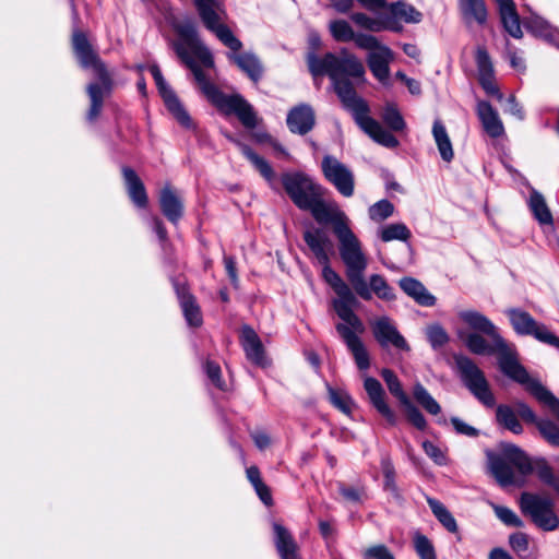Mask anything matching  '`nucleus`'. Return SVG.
I'll use <instances>...</instances> for the list:
<instances>
[{"label": "nucleus", "instance_id": "1", "mask_svg": "<svg viewBox=\"0 0 559 559\" xmlns=\"http://www.w3.org/2000/svg\"><path fill=\"white\" fill-rule=\"evenodd\" d=\"M307 61L313 76L326 74L330 78L343 106L353 114L356 123L365 133L388 148L399 145L397 139L370 117L367 103L355 92L353 81L362 83L366 80L365 67L355 55L346 49H342L340 56L329 52L323 58L309 53Z\"/></svg>", "mask_w": 559, "mask_h": 559}, {"label": "nucleus", "instance_id": "2", "mask_svg": "<svg viewBox=\"0 0 559 559\" xmlns=\"http://www.w3.org/2000/svg\"><path fill=\"white\" fill-rule=\"evenodd\" d=\"M178 32L181 41L176 45V51L191 69L202 94L225 115L235 114L243 127L248 129L257 127L258 117L252 106L238 94L226 95L221 92L200 69L199 64L213 68L214 61L210 50L198 37L194 25L188 23L179 26Z\"/></svg>", "mask_w": 559, "mask_h": 559}, {"label": "nucleus", "instance_id": "3", "mask_svg": "<svg viewBox=\"0 0 559 559\" xmlns=\"http://www.w3.org/2000/svg\"><path fill=\"white\" fill-rule=\"evenodd\" d=\"M460 320L472 330L486 334L495 342L500 370L513 381L524 385L540 403L545 404L559 419V399H557L538 380L532 378L519 360V354L513 344H509L499 334L496 325L483 313L476 310H461Z\"/></svg>", "mask_w": 559, "mask_h": 559}, {"label": "nucleus", "instance_id": "4", "mask_svg": "<svg viewBox=\"0 0 559 559\" xmlns=\"http://www.w3.org/2000/svg\"><path fill=\"white\" fill-rule=\"evenodd\" d=\"M338 251L346 267V276L356 294L365 300H370V292L364 278L368 266L361 242L349 227L337 228Z\"/></svg>", "mask_w": 559, "mask_h": 559}, {"label": "nucleus", "instance_id": "5", "mask_svg": "<svg viewBox=\"0 0 559 559\" xmlns=\"http://www.w3.org/2000/svg\"><path fill=\"white\" fill-rule=\"evenodd\" d=\"M73 48L76 57L79 58L82 67L92 68L95 74L102 82L103 86L98 84H90L87 93L91 99V107L87 112V119L94 121L100 114L103 107V99L110 88V78L106 71L105 64L94 53L85 35L81 32L73 33Z\"/></svg>", "mask_w": 559, "mask_h": 559}, {"label": "nucleus", "instance_id": "6", "mask_svg": "<svg viewBox=\"0 0 559 559\" xmlns=\"http://www.w3.org/2000/svg\"><path fill=\"white\" fill-rule=\"evenodd\" d=\"M489 468L502 487L522 486L523 477L533 471V464L520 448L506 443L500 456L490 457Z\"/></svg>", "mask_w": 559, "mask_h": 559}, {"label": "nucleus", "instance_id": "7", "mask_svg": "<svg viewBox=\"0 0 559 559\" xmlns=\"http://www.w3.org/2000/svg\"><path fill=\"white\" fill-rule=\"evenodd\" d=\"M324 281L333 288L337 298L333 301V308L337 316L359 332L365 331L361 320L354 313V308L359 305L355 294L342 277L330 267L329 263L321 264Z\"/></svg>", "mask_w": 559, "mask_h": 559}, {"label": "nucleus", "instance_id": "8", "mask_svg": "<svg viewBox=\"0 0 559 559\" xmlns=\"http://www.w3.org/2000/svg\"><path fill=\"white\" fill-rule=\"evenodd\" d=\"M520 508L538 528L552 532L559 527V516L550 498L523 492L520 499Z\"/></svg>", "mask_w": 559, "mask_h": 559}, {"label": "nucleus", "instance_id": "9", "mask_svg": "<svg viewBox=\"0 0 559 559\" xmlns=\"http://www.w3.org/2000/svg\"><path fill=\"white\" fill-rule=\"evenodd\" d=\"M513 331L520 336H532L536 341L559 349V337L543 322L537 321L530 312L520 308L506 311Z\"/></svg>", "mask_w": 559, "mask_h": 559}, {"label": "nucleus", "instance_id": "10", "mask_svg": "<svg viewBox=\"0 0 559 559\" xmlns=\"http://www.w3.org/2000/svg\"><path fill=\"white\" fill-rule=\"evenodd\" d=\"M358 48L368 50L367 64L372 75L382 84H389L390 63L394 60L392 49L381 44L373 35L371 37H361Z\"/></svg>", "mask_w": 559, "mask_h": 559}, {"label": "nucleus", "instance_id": "11", "mask_svg": "<svg viewBox=\"0 0 559 559\" xmlns=\"http://www.w3.org/2000/svg\"><path fill=\"white\" fill-rule=\"evenodd\" d=\"M455 362L466 388L484 405L492 407L496 400L484 372L468 357L456 356Z\"/></svg>", "mask_w": 559, "mask_h": 559}, {"label": "nucleus", "instance_id": "12", "mask_svg": "<svg viewBox=\"0 0 559 559\" xmlns=\"http://www.w3.org/2000/svg\"><path fill=\"white\" fill-rule=\"evenodd\" d=\"M282 183L292 201L299 207L305 209L317 195H323L322 186L302 173H287L282 176Z\"/></svg>", "mask_w": 559, "mask_h": 559}, {"label": "nucleus", "instance_id": "13", "mask_svg": "<svg viewBox=\"0 0 559 559\" xmlns=\"http://www.w3.org/2000/svg\"><path fill=\"white\" fill-rule=\"evenodd\" d=\"M325 179L345 198H350L355 191L353 170L336 157L325 155L321 163Z\"/></svg>", "mask_w": 559, "mask_h": 559}, {"label": "nucleus", "instance_id": "14", "mask_svg": "<svg viewBox=\"0 0 559 559\" xmlns=\"http://www.w3.org/2000/svg\"><path fill=\"white\" fill-rule=\"evenodd\" d=\"M304 210L310 211L319 224H332L334 235L337 228L349 227V219L337 203L325 202L322 195L314 197Z\"/></svg>", "mask_w": 559, "mask_h": 559}, {"label": "nucleus", "instance_id": "15", "mask_svg": "<svg viewBox=\"0 0 559 559\" xmlns=\"http://www.w3.org/2000/svg\"><path fill=\"white\" fill-rule=\"evenodd\" d=\"M150 72L153 75L156 86L163 100L170 111V114L175 117V119L185 128H192V120L180 103L179 98L175 94V92L170 88V86L164 80L162 72L157 66H151Z\"/></svg>", "mask_w": 559, "mask_h": 559}, {"label": "nucleus", "instance_id": "16", "mask_svg": "<svg viewBox=\"0 0 559 559\" xmlns=\"http://www.w3.org/2000/svg\"><path fill=\"white\" fill-rule=\"evenodd\" d=\"M374 338L382 347L393 346L397 349L409 350V346L403 335L389 317H380L371 322Z\"/></svg>", "mask_w": 559, "mask_h": 559}, {"label": "nucleus", "instance_id": "17", "mask_svg": "<svg viewBox=\"0 0 559 559\" xmlns=\"http://www.w3.org/2000/svg\"><path fill=\"white\" fill-rule=\"evenodd\" d=\"M336 331L352 353L358 369H368L370 366L369 354L364 343L356 334L360 332L344 321L343 323L336 324Z\"/></svg>", "mask_w": 559, "mask_h": 559}, {"label": "nucleus", "instance_id": "18", "mask_svg": "<svg viewBox=\"0 0 559 559\" xmlns=\"http://www.w3.org/2000/svg\"><path fill=\"white\" fill-rule=\"evenodd\" d=\"M304 240L311 254L320 264L330 262V255L333 252V243L320 228H310L304 233Z\"/></svg>", "mask_w": 559, "mask_h": 559}, {"label": "nucleus", "instance_id": "19", "mask_svg": "<svg viewBox=\"0 0 559 559\" xmlns=\"http://www.w3.org/2000/svg\"><path fill=\"white\" fill-rule=\"evenodd\" d=\"M475 59L480 85L488 95L496 96L501 100L503 96L495 83L493 66L487 50L484 47H478Z\"/></svg>", "mask_w": 559, "mask_h": 559}, {"label": "nucleus", "instance_id": "20", "mask_svg": "<svg viewBox=\"0 0 559 559\" xmlns=\"http://www.w3.org/2000/svg\"><path fill=\"white\" fill-rule=\"evenodd\" d=\"M364 388L373 407L386 419L390 425L396 424V415L384 400V391L381 383L372 378L365 377Z\"/></svg>", "mask_w": 559, "mask_h": 559}, {"label": "nucleus", "instance_id": "21", "mask_svg": "<svg viewBox=\"0 0 559 559\" xmlns=\"http://www.w3.org/2000/svg\"><path fill=\"white\" fill-rule=\"evenodd\" d=\"M240 342L246 353V357L253 364L264 367L266 358L263 345L254 330L248 325L241 330Z\"/></svg>", "mask_w": 559, "mask_h": 559}, {"label": "nucleus", "instance_id": "22", "mask_svg": "<svg viewBox=\"0 0 559 559\" xmlns=\"http://www.w3.org/2000/svg\"><path fill=\"white\" fill-rule=\"evenodd\" d=\"M287 126L294 133H308L314 126L312 108L305 104L294 107L287 115Z\"/></svg>", "mask_w": 559, "mask_h": 559}, {"label": "nucleus", "instance_id": "23", "mask_svg": "<svg viewBox=\"0 0 559 559\" xmlns=\"http://www.w3.org/2000/svg\"><path fill=\"white\" fill-rule=\"evenodd\" d=\"M350 20L360 28L369 32H382L385 29L393 32H401L402 25L392 19H385L384 16L374 19L362 12H355L350 15Z\"/></svg>", "mask_w": 559, "mask_h": 559}, {"label": "nucleus", "instance_id": "24", "mask_svg": "<svg viewBox=\"0 0 559 559\" xmlns=\"http://www.w3.org/2000/svg\"><path fill=\"white\" fill-rule=\"evenodd\" d=\"M477 115L488 135L499 138L504 134V127L498 111L489 103L479 102L477 104Z\"/></svg>", "mask_w": 559, "mask_h": 559}, {"label": "nucleus", "instance_id": "25", "mask_svg": "<svg viewBox=\"0 0 559 559\" xmlns=\"http://www.w3.org/2000/svg\"><path fill=\"white\" fill-rule=\"evenodd\" d=\"M399 285L401 289L418 305L432 307L436 304V297L428 292L421 282L414 277H403Z\"/></svg>", "mask_w": 559, "mask_h": 559}, {"label": "nucleus", "instance_id": "26", "mask_svg": "<svg viewBox=\"0 0 559 559\" xmlns=\"http://www.w3.org/2000/svg\"><path fill=\"white\" fill-rule=\"evenodd\" d=\"M159 204L163 214L169 222L176 224L181 218L183 214L182 202L169 186H165L162 189Z\"/></svg>", "mask_w": 559, "mask_h": 559}, {"label": "nucleus", "instance_id": "27", "mask_svg": "<svg viewBox=\"0 0 559 559\" xmlns=\"http://www.w3.org/2000/svg\"><path fill=\"white\" fill-rule=\"evenodd\" d=\"M275 546L282 559H300L298 547L290 533L281 524L273 525Z\"/></svg>", "mask_w": 559, "mask_h": 559}, {"label": "nucleus", "instance_id": "28", "mask_svg": "<svg viewBox=\"0 0 559 559\" xmlns=\"http://www.w3.org/2000/svg\"><path fill=\"white\" fill-rule=\"evenodd\" d=\"M122 175L126 181L129 197L133 203L139 207H145L147 204V195L144 185L136 173L129 167H124L122 169Z\"/></svg>", "mask_w": 559, "mask_h": 559}, {"label": "nucleus", "instance_id": "29", "mask_svg": "<svg viewBox=\"0 0 559 559\" xmlns=\"http://www.w3.org/2000/svg\"><path fill=\"white\" fill-rule=\"evenodd\" d=\"M459 9L466 24L475 22L483 25L487 21V9L484 0H459Z\"/></svg>", "mask_w": 559, "mask_h": 559}, {"label": "nucleus", "instance_id": "30", "mask_svg": "<svg viewBox=\"0 0 559 559\" xmlns=\"http://www.w3.org/2000/svg\"><path fill=\"white\" fill-rule=\"evenodd\" d=\"M525 26L527 31L536 37L544 38L551 43L559 39V31L542 16L532 15L525 22Z\"/></svg>", "mask_w": 559, "mask_h": 559}, {"label": "nucleus", "instance_id": "31", "mask_svg": "<svg viewBox=\"0 0 559 559\" xmlns=\"http://www.w3.org/2000/svg\"><path fill=\"white\" fill-rule=\"evenodd\" d=\"M329 29L336 41L347 43L353 40L357 47L361 37L372 36L364 33H355L353 27L345 20L332 21L329 25Z\"/></svg>", "mask_w": 559, "mask_h": 559}, {"label": "nucleus", "instance_id": "32", "mask_svg": "<svg viewBox=\"0 0 559 559\" xmlns=\"http://www.w3.org/2000/svg\"><path fill=\"white\" fill-rule=\"evenodd\" d=\"M229 59L234 61L254 82L261 78L262 66L254 55L248 52H233L229 55Z\"/></svg>", "mask_w": 559, "mask_h": 559}, {"label": "nucleus", "instance_id": "33", "mask_svg": "<svg viewBox=\"0 0 559 559\" xmlns=\"http://www.w3.org/2000/svg\"><path fill=\"white\" fill-rule=\"evenodd\" d=\"M227 139L235 143L242 154L252 163L255 169L269 181L274 179V171L271 165L261 156L257 155L249 146L234 139L231 135H227Z\"/></svg>", "mask_w": 559, "mask_h": 559}, {"label": "nucleus", "instance_id": "34", "mask_svg": "<svg viewBox=\"0 0 559 559\" xmlns=\"http://www.w3.org/2000/svg\"><path fill=\"white\" fill-rule=\"evenodd\" d=\"M509 544L511 549L521 559H537L538 549L537 547H531L530 537L523 532H516L509 536Z\"/></svg>", "mask_w": 559, "mask_h": 559}, {"label": "nucleus", "instance_id": "35", "mask_svg": "<svg viewBox=\"0 0 559 559\" xmlns=\"http://www.w3.org/2000/svg\"><path fill=\"white\" fill-rule=\"evenodd\" d=\"M432 135L437 144L441 158L444 162H451L454 156L453 147L445 127L440 120H435Z\"/></svg>", "mask_w": 559, "mask_h": 559}, {"label": "nucleus", "instance_id": "36", "mask_svg": "<svg viewBox=\"0 0 559 559\" xmlns=\"http://www.w3.org/2000/svg\"><path fill=\"white\" fill-rule=\"evenodd\" d=\"M180 306L190 326L198 328L202 324V314L195 299L183 292L178 290Z\"/></svg>", "mask_w": 559, "mask_h": 559}, {"label": "nucleus", "instance_id": "37", "mask_svg": "<svg viewBox=\"0 0 559 559\" xmlns=\"http://www.w3.org/2000/svg\"><path fill=\"white\" fill-rule=\"evenodd\" d=\"M205 26L212 31L217 38L234 52L241 49V41L234 36L228 26L219 23V16L212 20V24H205Z\"/></svg>", "mask_w": 559, "mask_h": 559}, {"label": "nucleus", "instance_id": "38", "mask_svg": "<svg viewBox=\"0 0 559 559\" xmlns=\"http://www.w3.org/2000/svg\"><path fill=\"white\" fill-rule=\"evenodd\" d=\"M501 22L503 24L504 29L514 38H522L523 32L521 28L520 17L516 13L514 3L502 7L499 9Z\"/></svg>", "mask_w": 559, "mask_h": 559}, {"label": "nucleus", "instance_id": "39", "mask_svg": "<svg viewBox=\"0 0 559 559\" xmlns=\"http://www.w3.org/2000/svg\"><path fill=\"white\" fill-rule=\"evenodd\" d=\"M385 19H392L401 25V21L406 23H418L421 20V14L412 5L397 2L391 5L390 15Z\"/></svg>", "mask_w": 559, "mask_h": 559}, {"label": "nucleus", "instance_id": "40", "mask_svg": "<svg viewBox=\"0 0 559 559\" xmlns=\"http://www.w3.org/2000/svg\"><path fill=\"white\" fill-rule=\"evenodd\" d=\"M496 418L499 425L513 433L520 435L523 431V427L518 419V415L508 405H499L496 409Z\"/></svg>", "mask_w": 559, "mask_h": 559}, {"label": "nucleus", "instance_id": "41", "mask_svg": "<svg viewBox=\"0 0 559 559\" xmlns=\"http://www.w3.org/2000/svg\"><path fill=\"white\" fill-rule=\"evenodd\" d=\"M367 286L370 292V299L372 298V294L383 300H393L395 298L393 288L388 284L385 278L379 274H372L369 277Z\"/></svg>", "mask_w": 559, "mask_h": 559}, {"label": "nucleus", "instance_id": "42", "mask_svg": "<svg viewBox=\"0 0 559 559\" xmlns=\"http://www.w3.org/2000/svg\"><path fill=\"white\" fill-rule=\"evenodd\" d=\"M530 207L535 216V218L540 224H551L552 215L545 202L544 197L537 192L533 191L530 198Z\"/></svg>", "mask_w": 559, "mask_h": 559}, {"label": "nucleus", "instance_id": "43", "mask_svg": "<svg viewBox=\"0 0 559 559\" xmlns=\"http://www.w3.org/2000/svg\"><path fill=\"white\" fill-rule=\"evenodd\" d=\"M428 504L438 521L451 533L457 532V524L451 512L438 500L428 499Z\"/></svg>", "mask_w": 559, "mask_h": 559}, {"label": "nucleus", "instance_id": "44", "mask_svg": "<svg viewBox=\"0 0 559 559\" xmlns=\"http://www.w3.org/2000/svg\"><path fill=\"white\" fill-rule=\"evenodd\" d=\"M379 236L384 242L393 240L406 241L411 237V230L403 223H394L382 227L379 230Z\"/></svg>", "mask_w": 559, "mask_h": 559}, {"label": "nucleus", "instance_id": "45", "mask_svg": "<svg viewBox=\"0 0 559 559\" xmlns=\"http://www.w3.org/2000/svg\"><path fill=\"white\" fill-rule=\"evenodd\" d=\"M328 393L330 402L334 407L346 415L352 413L354 401L346 391L328 385Z\"/></svg>", "mask_w": 559, "mask_h": 559}, {"label": "nucleus", "instance_id": "46", "mask_svg": "<svg viewBox=\"0 0 559 559\" xmlns=\"http://www.w3.org/2000/svg\"><path fill=\"white\" fill-rule=\"evenodd\" d=\"M464 341L467 348L474 354H497L495 342L491 341V344H489L481 335L477 333H468Z\"/></svg>", "mask_w": 559, "mask_h": 559}, {"label": "nucleus", "instance_id": "47", "mask_svg": "<svg viewBox=\"0 0 559 559\" xmlns=\"http://www.w3.org/2000/svg\"><path fill=\"white\" fill-rule=\"evenodd\" d=\"M199 14L204 24H212L222 9V0H194Z\"/></svg>", "mask_w": 559, "mask_h": 559}, {"label": "nucleus", "instance_id": "48", "mask_svg": "<svg viewBox=\"0 0 559 559\" xmlns=\"http://www.w3.org/2000/svg\"><path fill=\"white\" fill-rule=\"evenodd\" d=\"M415 400L431 415H438L441 407L438 402L430 395V393L420 384L414 386Z\"/></svg>", "mask_w": 559, "mask_h": 559}, {"label": "nucleus", "instance_id": "49", "mask_svg": "<svg viewBox=\"0 0 559 559\" xmlns=\"http://www.w3.org/2000/svg\"><path fill=\"white\" fill-rule=\"evenodd\" d=\"M490 507L492 508L496 516L506 525L512 527H523V521L516 515V513L504 506H499L493 502H490Z\"/></svg>", "mask_w": 559, "mask_h": 559}, {"label": "nucleus", "instance_id": "50", "mask_svg": "<svg viewBox=\"0 0 559 559\" xmlns=\"http://www.w3.org/2000/svg\"><path fill=\"white\" fill-rule=\"evenodd\" d=\"M543 438L551 445L559 447V426L549 419H539L536 421Z\"/></svg>", "mask_w": 559, "mask_h": 559}, {"label": "nucleus", "instance_id": "51", "mask_svg": "<svg viewBox=\"0 0 559 559\" xmlns=\"http://www.w3.org/2000/svg\"><path fill=\"white\" fill-rule=\"evenodd\" d=\"M381 376H382L383 380L385 381L391 394H393L400 401V403L403 401H406V399H408V396L402 389V384H401L400 380L397 379V377L394 374L393 371H391L389 369H383L381 371Z\"/></svg>", "mask_w": 559, "mask_h": 559}, {"label": "nucleus", "instance_id": "52", "mask_svg": "<svg viewBox=\"0 0 559 559\" xmlns=\"http://www.w3.org/2000/svg\"><path fill=\"white\" fill-rule=\"evenodd\" d=\"M381 117L386 126L393 131H401L405 128V121L402 115L392 105L385 106Z\"/></svg>", "mask_w": 559, "mask_h": 559}, {"label": "nucleus", "instance_id": "53", "mask_svg": "<svg viewBox=\"0 0 559 559\" xmlns=\"http://www.w3.org/2000/svg\"><path fill=\"white\" fill-rule=\"evenodd\" d=\"M394 212V205L388 200H380L369 207V217L374 222H381L390 217Z\"/></svg>", "mask_w": 559, "mask_h": 559}, {"label": "nucleus", "instance_id": "54", "mask_svg": "<svg viewBox=\"0 0 559 559\" xmlns=\"http://www.w3.org/2000/svg\"><path fill=\"white\" fill-rule=\"evenodd\" d=\"M534 469L542 481L551 486L557 492H559V479L555 477L552 468L546 462H536V464L533 465V471Z\"/></svg>", "mask_w": 559, "mask_h": 559}, {"label": "nucleus", "instance_id": "55", "mask_svg": "<svg viewBox=\"0 0 559 559\" xmlns=\"http://www.w3.org/2000/svg\"><path fill=\"white\" fill-rule=\"evenodd\" d=\"M414 547L420 559H436L433 546L426 536L416 533L414 536Z\"/></svg>", "mask_w": 559, "mask_h": 559}, {"label": "nucleus", "instance_id": "56", "mask_svg": "<svg viewBox=\"0 0 559 559\" xmlns=\"http://www.w3.org/2000/svg\"><path fill=\"white\" fill-rule=\"evenodd\" d=\"M401 405L404 408V412L408 418V420L417 428L425 429L426 428V419L424 415L419 412V409L411 402L409 397L406 401L401 402Z\"/></svg>", "mask_w": 559, "mask_h": 559}, {"label": "nucleus", "instance_id": "57", "mask_svg": "<svg viewBox=\"0 0 559 559\" xmlns=\"http://www.w3.org/2000/svg\"><path fill=\"white\" fill-rule=\"evenodd\" d=\"M426 335L433 348L443 346L449 341L448 333L439 324H431L426 330Z\"/></svg>", "mask_w": 559, "mask_h": 559}, {"label": "nucleus", "instance_id": "58", "mask_svg": "<svg viewBox=\"0 0 559 559\" xmlns=\"http://www.w3.org/2000/svg\"><path fill=\"white\" fill-rule=\"evenodd\" d=\"M425 453L438 465L447 464L445 453L435 443L430 441L423 442Z\"/></svg>", "mask_w": 559, "mask_h": 559}, {"label": "nucleus", "instance_id": "59", "mask_svg": "<svg viewBox=\"0 0 559 559\" xmlns=\"http://www.w3.org/2000/svg\"><path fill=\"white\" fill-rule=\"evenodd\" d=\"M364 559H394L393 554L384 545H374L367 548L364 554Z\"/></svg>", "mask_w": 559, "mask_h": 559}, {"label": "nucleus", "instance_id": "60", "mask_svg": "<svg viewBox=\"0 0 559 559\" xmlns=\"http://www.w3.org/2000/svg\"><path fill=\"white\" fill-rule=\"evenodd\" d=\"M381 468L384 476V486L386 489H390L392 491L395 490V469L392 464V462L389 459H383L381 462Z\"/></svg>", "mask_w": 559, "mask_h": 559}, {"label": "nucleus", "instance_id": "61", "mask_svg": "<svg viewBox=\"0 0 559 559\" xmlns=\"http://www.w3.org/2000/svg\"><path fill=\"white\" fill-rule=\"evenodd\" d=\"M451 423H452L455 431L460 435H464L467 437L478 436V430L476 428L472 427L471 425H468L467 423H465L464 420H462L459 417H452Z\"/></svg>", "mask_w": 559, "mask_h": 559}, {"label": "nucleus", "instance_id": "62", "mask_svg": "<svg viewBox=\"0 0 559 559\" xmlns=\"http://www.w3.org/2000/svg\"><path fill=\"white\" fill-rule=\"evenodd\" d=\"M514 412L525 421L536 424V421L539 420L536 418V415L532 411V408L527 406L525 403L516 402Z\"/></svg>", "mask_w": 559, "mask_h": 559}, {"label": "nucleus", "instance_id": "63", "mask_svg": "<svg viewBox=\"0 0 559 559\" xmlns=\"http://www.w3.org/2000/svg\"><path fill=\"white\" fill-rule=\"evenodd\" d=\"M205 370H206V373L209 376V378L211 379V381L219 389H223L224 388V382L222 381L221 379V368L218 365L212 362V361H207L206 365H205Z\"/></svg>", "mask_w": 559, "mask_h": 559}, {"label": "nucleus", "instance_id": "64", "mask_svg": "<svg viewBox=\"0 0 559 559\" xmlns=\"http://www.w3.org/2000/svg\"><path fill=\"white\" fill-rule=\"evenodd\" d=\"M506 112L522 120L524 118V114L520 105L515 102L514 95H510L507 99V107L504 109Z\"/></svg>", "mask_w": 559, "mask_h": 559}]
</instances>
